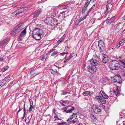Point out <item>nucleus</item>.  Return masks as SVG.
Instances as JSON below:
<instances>
[{"label":"nucleus","mask_w":125,"mask_h":125,"mask_svg":"<svg viewBox=\"0 0 125 125\" xmlns=\"http://www.w3.org/2000/svg\"><path fill=\"white\" fill-rule=\"evenodd\" d=\"M109 67L112 70H118L120 67V64L118 61L113 60L110 62Z\"/></svg>","instance_id":"f257e3e1"},{"label":"nucleus","mask_w":125,"mask_h":125,"mask_svg":"<svg viewBox=\"0 0 125 125\" xmlns=\"http://www.w3.org/2000/svg\"><path fill=\"white\" fill-rule=\"evenodd\" d=\"M98 45L100 48V52L101 53L103 51H104L105 49V45L104 42L102 40L98 41Z\"/></svg>","instance_id":"f03ea898"},{"label":"nucleus","mask_w":125,"mask_h":125,"mask_svg":"<svg viewBox=\"0 0 125 125\" xmlns=\"http://www.w3.org/2000/svg\"><path fill=\"white\" fill-rule=\"evenodd\" d=\"M99 106L95 104H94L92 107V109L94 112L96 114H98L101 112V110L99 108Z\"/></svg>","instance_id":"7ed1b4c3"},{"label":"nucleus","mask_w":125,"mask_h":125,"mask_svg":"<svg viewBox=\"0 0 125 125\" xmlns=\"http://www.w3.org/2000/svg\"><path fill=\"white\" fill-rule=\"evenodd\" d=\"M75 109L74 107L70 106H68L66 107H65L64 108V111L67 113H71Z\"/></svg>","instance_id":"20e7f679"},{"label":"nucleus","mask_w":125,"mask_h":125,"mask_svg":"<svg viewBox=\"0 0 125 125\" xmlns=\"http://www.w3.org/2000/svg\"><path fill=\"white\" fill-rule=\"evenodd\" d=\"M51 10L50 11L52 15H56L58 13L59 9L57 7H53L51 8Z\"/></svg>","instance_id":"39448f33"},{"label":"nucleus","mask_w":125,"mask_h":125,"mask_svg":"<svg viewBox=\"0 0 125 125\" xmlns=\"http://www.w3.org/2000/svg\"><path fill=\"white\" fill-rule=\"evenodd\" d=\"M42 32V31L40 29L38 28H36L34 29L32 32V36L37 35V34H39V33Z\"/></svg>","instance_id":"423d86ee"},{"label":"nucleus","mask_w":125,"mask_h":125,"mask_svg":"<svg viewBox=\"0 0 125 125\" xmlns=\"http://www.w3.org/2000/svg\"><path fill=\"white\" fill-rule=\"evenodd\" d=\"M113 81L115 82L121 83L122 82L121 79L120 75H116L115 78L113 79Z\"/></svg>","instance_id":"0eeeda50"},{"label":"nucleus","mask_w":125,"mask_h":125,"mask_svg":"<svg viewBox=\"0 0 125 125\" xmlns=\"http://www.w3.org/2000/svg\"><path fill=\"white\" fill-rule=\"evenodd\" d=\"M96 68L95 66H90L88 69V71L91 73H93L96 71Z\"/></svg>","instance_id":"6e6552de"},{"label":"nucleus","mask_w":125,"mask_h":125,"mask_svg":"<svg viewBox=\"0 0 125 125\" xmlns=\"http://www.w3.org/2000/svg\"><path fill=\"white\" fill-rule=\"evenodd\" d=\"M53 20V18L52 17H49L46 18L44 20L45 23L47 24L52 25V21Z\"/></svg>","instance_id":"1a4fd4ad"},{"label":"nucleus","mask_w":125,"mask_h":125,"mask_svg":"<svg viewBox=\"0 0 125 125\" xmlns=\"http://www.w3.org/2000/svg\"><path fill=\"white\" fill-rule=\"evenodd\" d=\"M94 94L93 92L91 91H85L83 92L82 94L84 96H87L89 95L90 97H91Z\"/></svg>","instance_id":"9d476101"},{"label":"nucleus","mask_w":125,"mask_h":125,"mask_svg":"<svg viewBox=\"0 0 125 125\" xmlns=\"http://www.w3.org/2000/svg\"><path fill=\"white\" fill-rule=\"evenodd\" d=\"M115 19V16H114L112 17H108L106 20V23L107 24L108 23H111L113 22Z\"/></svg>","instance_id":"9b49d317"},{"label":"nucleus","mask_w":125,"mask_h":125,"mask_svg":"<svg viewBox=\"0 0 125 125\" xmlns=\"http://www.w3.org/2000/svg\"><path fill=\"white\" fill-rule=\"evenodd\" d=\"M91 64L94 66H97L99 63V62L96 60L95 59H92L90 61Z\"/></svg>","instance_id":"f8f14e48"},{"label":"nucleus","mask_w":125,"mask_h":125,"mask_svg":"<svg viewBox=\"0 0 125 125\" xmlns=\"http://www.w3.org/2000/svg\"><path fill=\"white\" fill-rule=\"evenodd\" d=\"M103 58H102L103 62L104 63H106L108 62L109 59L108 56L106 54H102Z\"/></svg>","instance_id":"ddd939ff"},{"label":"nucleus","mask_w":125,"mask_h":125,"mask_svg":"<svg viewBox=\"0 0 125 125\" xmlns=\"http://www.w3.org/2000/svg\"><path fill=\"white\" fill-rule=\"evenodd\" d=\"M43 35V32L40 33L39 34H37V35H34L33 36V38L35 39L36 40H40L41 38V35Z\"/></svg>","instance_id":"4468645a"},{"label":"nucleus","mask_w":125,"mask_h":125,"mask_svg":"<svg viewBox=\"0 0 125 125\" xmlns=\"http://www.w3.org/2000/svg\"><path fill=\"white\" fill-rule=\"evenodd\" d=\"M28 9L27 7H22L21 9L17 10L18 12L19 13V14L20 13H21L24 11H26Z\"/></svg>","instance_id":"2eb2a0df"},{"label":"nucleus","mask_w":125,"mask_h":125,"mask_svg":"<svg viewBox=\"0 0 125 125\" xmlns=\"http://www.w3.org/2000/svg\"><path fill=\"white\" fill-rule=\"evenodd\" d=\"M42 11V10L41 9H40L36 11L33 15V17L34 18L37 17Z\"/></svg>","instance_id":"dca6fc26"},{"label":"nucleus","mask_w":125,"mask_h":125,"mask_svg":"<svg viewBox=\"0 0 125 125\" xmlns=\"http://www.w3.org/2000/svg\"><path fill=\"white\" fill-rule=\"evenodd\" d=\"M66 12L65 11H63L60 13L59 15L58 16V17L60 19H61L65 18L66 16L65 14V13Z\"/></svg>","instance_id":"f3484780"},{"label":"nucleus","mask_w":125,"mask_h":125,"mask_svg":"<svg viewBox=\"0 0 125 125\" xmlns=\"http://www.w3.org/2000/svg\"><path fill=\"white\" fill-rule=\"evenodd\" d=\"M120 119L116 121V125H121L120 123H121L122 121V119L123 118V115L121 114H120Z\"/></svg>","instance_id":"a211bd4d"},{"label":"nucleus","mask_w":125,"mask_h":125,"mask_svg":"<svg viewBox=\"0 0 125 125\" xmlns=\"http://www.w3.org/2000/svg\"><path fill=\"white\" fill-rule=\"evenodd\" d=\"M52 23L51 26H53L54 25H57L58 24V21L54 18H53V20L52 21Z\"/></svg>","instance_id":"6ab92c4d"},{"label":"nucleus","mask_w":125,"mask_h":125,"mask_svg":"<svg viewBox=\"0 0 125 125\" xmlns=\"http://www.w3.org/2000/svg\"><path fill=\"white\" fill-rule=\"evenodd\" d=\"M17 27H15L13 29L12 31V33L15 34L19 33L21 30V29H19V28H17Z\"/></svg>","instance_id":"aec40b11"},{"label":"nucleus","mask_w":125,"mask_h":125,"mask_svg":"<svg viewBox=\"0 0 125 125\" xmlns=\"http://www.w3.org/2000/svg\"><path fill=\"white\" fill-rule=\"evenodd\" d=\"M77 117L76 115V113L73 114V115H71L69 118L67 119V122H69L72 119L74 118H75Z\"/></svg>","instance_id":"412c9836"},{"label":"nucleus","mask_w":125,"mask_h":125,"mask_svg":"<svg viewBox=\"0 0 125 125\" xmlns=\"http://www.w3.org/2000/svg\"><path fill=\"white\" fill-rule=\"evenodd\" d=\"M8 39H4L3 41L0 42V46H3L5 43H7L8 42Z\"/></svg>","instance_id":"4be33fe9"},{"label":"nucleus","mask_w":125,"mask_h":125,"mask_svg":"<svg viewBox=\"0 0 125 125\" xmlns=\"http://www.w3.org/2000/svg\"><path fill=\"white\" fill-rule=\"evenodd\" d=\"M68 4H67L66 5H60V8L61 10H64L65 9H66L67 7H68Z\"/></svg>","instance_id":"5701e85b"},{"label":"nucleus","mask_w":125,"mask_h":125,"mask_svg":"<svg viewBox=\"0 0 125 125\" xmlns=\"http://www.w3.org/2000/svg\"><path fill=\"white\" fill-rule=\"evenodd\" d=\"M26 29L25 28L22 31L20 34V36L23 37L26 34Z\"/></svg>","instance_id":"b1692460"},{"label":"nucleus","mask_w":125,"mask_h":125,"mask_svg":"<svg viewBox=\"0 0 125 125\" xmlns=\"http://www.w3.org/2000/svg\"><path fill=\"white\" fill-rule=\"evenodd\" d=\"M19 14V13L18 12L17 10L13 12L11 14V16L12 17L16 16Z\"/></svg>","instance_id":"393cba45"},{"label":"nucleus","mask_w":125,"mask_h":125,"mask_svg":"<svg viewBox=\"0 0 125 125\" xmlns=\"http://www.w3.org/2000/svg\"><path fill=\"white\" fill-rule=\"evenodd\" d=\"M7 81L4 79L1 80L0 82V85L2 86H3L6 83Z\"/></svg>","instance_id":"a878e982"},{"label":"nucleus","mask_w":125,"mask_h":125,"mask_svg":"<svg viewBox=\"0 0 125 125\" xmlns=\"http://www.w3.org/2000/svg\"><path fill=\"white\" fill-rule=\"evenodd\" d=\"M120 90L118 89H116V91H114V93H115V94L116 95V96H118L119 95V93H120Z\"/></svg>","instance_id":"bb28decb"},{"label":"nucleus","mask_w":125,"mask_h":125,"mask_svg":"<svg viewBox=\"0 0 125 125\" xmlns=\"http://www.w3.org/2000/svg\"><path fill=\"white\" fill-rule=\"evenodd\" d=\"M99 102H100L102 104H104L105 103L106 100L101 97L99 100Z\"/></svg>","instance_id":"cd10ccee"},{"label":"nucleus","mask_w":125,"mask_h":125,"mask_svg":"<svg viewBox=\"0 0 125 125\" xmlns=\"http://www.w3.org/2000/svg\"><path fill=\"white\" fill-rule=\"evenodd\" d=\"M119 61L121 62L125 67V59L123 58L122 59H119Z\"/></svg>","instance_id":"c85d7f7f"},{"label":"nucleus","mask_w":125,"mask_h":125,"mask_svg":"<svg viewBox=\"0 0 125 125\" xmlns=\"http://www.w3.org/2000/svg\"><path fill=\"white\" fill-rule=\"evenodd\" d=\"M102 96L104 98L107 99L108 98V96L106 94H105L104 92V93L102 94Z\"/></svg>","instance_id":"c756f323"},{"label":"nucleus","mask_w":125,"mask_h":125,"mask_svg":"<svg viewBox=\"0 0 125 125\" xmlns=\"http://www.w3.org/2000/svg\"><path fill=\"white\" fill-rule=\"evenodd\" d=\"M78 118L77 117H76L75 118L74 120H71L70 121V123L71 124H74L76 122H77L78 120Z\"/></svg>","instance_id":"7c9ffc66"},{"label":"nucleus","mask_w":125,"mask_h":125,"mask_svg":"<svg viewBox=\"0 0 125 125\" xmlns=\"http://www.w3.org/2000/svg\"><path fill=\"white\" fill-rule=\"evenodd\" d=\"M49 69L51 71V72L52 74L54 75L58 73V72L56 71H55L53 69Z\"/></svg>","instance_id":"2f4dec72"},{"label":"nucleus","mask_w":125,"mask_h":125,"mask_svg":"<svg viewBox=\"0 0 125 125\" xmlns=\"http://www.w3.org/2000/svg\"><path fill=\"white\" fill-rule=\"evenodd\" d=\"M101 96H98V95H96L95 96V100L97 101L98 100V101L99 102V100L101 98Z\"/></svg>","instance_id":"473e14b6"},{"label":"nucleus","mask_w":125,"mask_h":125,"mask_svg":"<svg viewBox=\"0 0 125 125\" xmlns=\"http://www.w3.org/2000/svg\"><path fill=\"white\" fill-rule=\"evenodd\" d=\"M9 68V67L8 66H6L4 68H2V69L1 71L2 72H3L7 70Z\"/></svg>","instance_id":"72a5a7b5"},{"label":"nucleus","mask_w":125,"mask_h":125,"mask_svg":"<svg viewBox=\"0 0 125 125\" xmlns=\"http://www.w3.org/2000/svg\"><path fill=\"white\" fill-rule=\"evenodd\" d=\"M109 9V6L108 4H107L106 5V11L105 12V15H106L107 14V13L108 12V10Z\"/></svg>","instance_id":"f704fd0d"},{"label":"nucleus","mask_w":125,"mask_h":125,"mask_svg":"<svg viewBox=\"0 0 125 125\" xmlns=\"http://www.w3.org/2000/svg\"><path fill=\"white\" fill-rule=\"evenodd\" d=\"M91 119L94 121H96V117L94 116L93 115H92L91 116Z\"/></svg>","instance_id":"c9c22d12"},{"label":"nucleus","mask_w":125,"mask_h":125,"mask_svg":"<svg viewBox=\"0 0 125 125\" xmlns=\"http://www.w3.org/2000/svg\"><path fill=\"white\" fill-rule=\"evenodd\" d=\"M54 118L56 119L55 120V121H56L57 119H58V120H61V118H59L58 117V116H57V115L55 114V115H54Z\"/></svg>","instance_id":"e433bc0d"},{"label":"nucleus","mask_w":125,"mask_h":125,"mask_svg":"<svg viewBox=\"0 0 125 125\" xmlns=\"http://www.w3.org/2000/svg\"><path fill=\"white\" fill-rule=\"evenodd\" d=\"M30 120L29 119V117H28L27 118H26L25 119V122L26 124H28L30 121Z\"/></svg>","instance_id":"4c0bfd02"},{"label":"nucleus","mask_w":125,"mask_h":125,"mask_svg":"<svg viewBox=\"0 0 125 125\" xmlns=\"http://www.w3.org/2000/svg\"><path fill=\"white\" fill-rule=\"evenodd\" d=\"M57 125H66V122L57 123Z\"/></svg>","instance_id":"58836bf2"},{"label":"nucleus","mask_w":125,"mask_h":125,"mask_svg":"<svg viewBox=\"0 0 125 125\" xmlns=\"http://www.w3.org/2000/svg\"><path fill=\"white\" fill-rule=\"evenodd\" d=\"M87 9V8L84 7L82 9V14L84 13L85 11Z\"/></svg>","instance_id":"ea45409f"},{"label":"nucleus","mask_w":125,"mask_h":125,"mask_svg":"<svg viewBox=\"0 0 125 125\" xmlns=\"http://www.w3.org/2000/svg\"><path fill=\"white\" fill-rule=\"evenodd\" d=\"M33 108V106L32 105H30V107L29 109V112H30L32 111Z\"/></svg>","instance_id":"a19ab883"},{"label":"nucleus","mask_w":125,"mask_h":125,"mask_svg":"<svg viewBox=\"0 0 125 125\" xmlns=\"http://www.w3.org/2000/svg\"><path fill=\"white\" fill-rule=\"evenodd\" d=\"M23 116H25L26 114V109L25 108V104H24V110H23Z\"/></svg>","instance_id":"79ce46f5"},{"label":"nucleus","mask_w":125,"mask_h":125,"mask_svg":"<svg viewBox=\"0 0 125 125\" xmlns=\"http://www.w3.org/2000/svg\"><path fill=\"white\" fill-rule=\"evenodd\" d=\"M62 93L61 94L62 95L65 94L67 93H68L69 94L70 93L66 92V91L64 90L62 91Z\"/></svg>","instance_id":"37998d69"},{"label":"nucleus","mask_w":125,"mask_h":125,"mask_svg":"<svg viewBox=\"0 0 125 125\" xmlns=\"http://www.w3.org/2000/svg\"><path fill=\"white\" fill-rule=\"evenodd\" d=\"M58 53V52L56 51H54L51 54V56H53L54 55Z\"/></svg>","instance_id":"c03bdc74"},{"label":"nucleus","mask_w":125,"mask_h":125,"mask_svg":"<svg viewBox=\"0 0 125 125\" xmlns=\"http://www.w3.org/2000/svg\"><path fill=\"white\" fill-rule=\"evenodd\" d=\"M10 77L9 76H7L6 77H5L4 78V80H5V81H7L8 82V80L10 79Z\"/></svg>","instance_id":"a18cd8bd"},{"label":"nucleus","mask_w":125,"mask_h":125,"mask_svg":"<svg viewBox=\"0 0 125 125\" xmlns=\"http://www.w3.org/2000/svg\"><path fill=\"white\" fill-rule=\"evenodd\" d=\"M86 15H85L79 21V22H80L82 21L84 19H86Z\"/></svg>","instance_id":"49530a36"},{"label":"nucleus","mask_w":125,"mask_h":125,"mask_svg":"<svg viewBox=\"0 0 125 125\" xmlns=\"http://www.w3.org/2000/svg\"><path fill=\"white\" fill-rule=\"evenodd\" d=\"M66 36V35L65 34H64L63 36L61 37V40H63L65 38Z\"/></svg>","instance_id":"de8ad7c7"},{"label":"nucleus","mask_w":125,"mask_h":125,"mask_svg":"<svg viewBox=\"0 0 125 125\" xmlns=\"http://www.w3.org/2000/svg\"><path fill=\"white\" fill-rule=\"evenodd\" d=\"M116 58L119 60V59H123V56H116Z\"/></svg>","instance_id":"09e8293b"},{"label":"nucleus","mask_w":125,"mask_h":125,"mask_svg":"<svg viewBox=\"0 0 125 125\" xmlns=\"http://www.w3.org/2000/svg\"><path fill=\"white\" fill-rule=\"evenodd\" d=\"M22 24H18L17 26L16 27H17V28H19V29H21V27Z\"/></svg>","instance_id":"8fccbe9b"},{"label":"nucleus","mask_w":125,"mask_h":125,"mask_svg":"<svg viewBox=\"0 0 125 125\" xmlns=\"http://www.w3.org/2000/svg\"><path fill=\"white\" fill-rule=\"evenodd\" d=\"M89 3L87 2L86 1L85 3V4L84 6V7H86L87 8L89 4Z\"/></svg>","instance_id":"3c124183"},{"label":"nucleus","mask_w":125,"mask_h":125,"mask_svg":"<svg viewBox=\"0 0 125 125\" xmlns=\"http://www.w3.org/2000/svg\"><path fill=\"white\" fill-rule=\"evenodd\" d=\"M55 48H53L52 49H51L49 52V53H50L53 52L55 50Z\"/></svg>","instance_id":"603ef678"},{"label":"nucleus","mask_w":125,"mask_h":125,"mask_svg":"<svg viewBox=\"0 0 125 125\" xmlns=\"http://www.w3.org/2000/svg\"><path fill=\"white\" fill-rule=\"evenodd\" d=\"M70 59H69V58L68 57H65V60L64 62H66L67 61L69 60Z\"/></svg>","instance_id":"864d4df0"},{"label":"nucleus","mask_w":125,"mask_h":125,"mask_svg":"<svg viewBox=\"0 0 125 125\" xmlns=\"http://www.w3.org/2000/svg\"><path fill=\"white\" fill-rule=\"evenodd\" d=\"M69 47L68 46H66L64 49V51L66 52L69 49Z\"/></svg>","instance_id":"5fc2aeb1"},{"label":"nucleus","mask_w":125,"mask_h":125,"mask_svg":"<svg viewBox=\"0 0 125 125\" xmlns=\"http://www.w3.org/2000/svg\"><path fill=\"white\" fill-rule=\"evenodd\" d=\"M74 53H71L70 55L69 56V58L70 59L73 57V55H74Z\"/></svg>","instance_id":"6e6d98bb"},{"label":"nucleus","mask_w":125,"mask_h":125,"mask_svg":"<svg viewBox=\"0 0 125 125\" xmlns=\"http://www.w3.org/2000/svg\"><path fill=\"white\" fill-rule=\"evenodd\" d=\"M22 37L21 36H20H20L18 38V41L22 40V39L21 37Z\"/></svg>","instance_id":"4d7b16f0"},{"label":"nucleus","mask_w":125,"mask_h":125,"mask_svg":"<svg viewBox=\"0 0 125 125\" xmlns=\"http://www.w3.org/2000/svg\"><path fill=\"white\" fill-rule=\"evenodd\" d=\"M62 103H63L65 104H68V102L65 101H62Z\"/></svg>","instance_id":"13d9d810"},{"label":"nucleus","mask_w":125,"mask_h":125,"mask_svg":"<svg viewBox=\"0 0 125 125\" xmlns=\"http://www.w3.org/2000/svg\"><path fill=\"white\" fill-rule=\"evenodd\" d=\"M104 93V92L102 91H100V92H99V96H101V95L102 96V94H103Z\"/></svg>","instance_id":"bf43d9fd"},{"label":"nucleus","mask_w":125,"mask_h":125,"mask_svg":"<svg viewBox=\"0 0 125 125\" xmlns=\"http://www.w3.org/2000/svg\"><path fill=\"white\" fill-rule=\"evenodd\" d=\"M29 101L30 103V105H32L33 106V101L31 99H30Z\"/></svg>","instance_id":"052dcab7"},{"label":"nucleus","mask_w":125,"mask_h":125,"mask_svg":"<svg viewBox=\"0 0 125 125\" xmlns=\"http://www.w3.org/2000/svg\"><path fill=\"white\" fill-rule=\"evenodd\" d=\"M94 56V57L96 58L97 59L99 60V59H100V57H98V56H97L96 54Z\"/></svg>","instance_id":"680f3d73"},{"label":"nucleus","mask_w":125,"mask_h":125,"mask_svg":"<svg viewBox=\"0 0 125 125\" xmlns=\"http://www.w3.org/2000/svg\"><path fill=\"white\" fill-rule=\"evenodd\" d=\"M124 117L123 116V119H122V122L123 123L124 125H125V121H124Z\"/></svg>","instance_id":"e2e57ef3"},{"label":"nucleus","mask_w":125,"mask_h":125,"mask_svg":"<svg viewBox=\"0 0 125 125\" xmlns=\"http://www.w3.org/2000/svg\"><path fill=\"white\" fill-rule=\"evenodd\" d=\"M19 109L18 110V111H17V114H18V113L20 112V111L22 109V108H21L19 106Z\"/></svg>","instance_id":"0e129e2a"},{"label":"nucleus","mask_w":125,"mask_h":125,"mask_svg":"<svg viewBox=\"0 0 125 125\" xmlns=\"http://www.w3.org/2000/svg\"><path fill=\"white\" fill-rule=\"evenodd\" d=\"M65 54H66L65 52H63V53H60V55H61L62 56H63Z\"/></svg>","instance_id":"69168bd1"},{"label":"nucleus","mask_w":125,"mask_h":125,"mask_svg":"<svg viewBox=\"0 0 125 125\" xmlns=\"http://www.w3.org/2000/svg\"><path fill=\"white\" fill-rule=\"evenodd\" d=\"M3 60V58L2 57H1L0 56V61H2Z\"/></svg>","instance_id":"338daca9"},{"label":"nucleus","mask_w":125,"mask_h":125,"mask_svg":"<svg viewBox=\"0 0 125 125\" xmlns=\"http://www.w3.org/2000/svg\"><path fill=\"white\" fill-rule=\"evenodd\" d=\"M120 44L118 43L116 47L117 48H118L120 46Z\"/></svg>","instance_id":"774afa93"}]
</instances>
